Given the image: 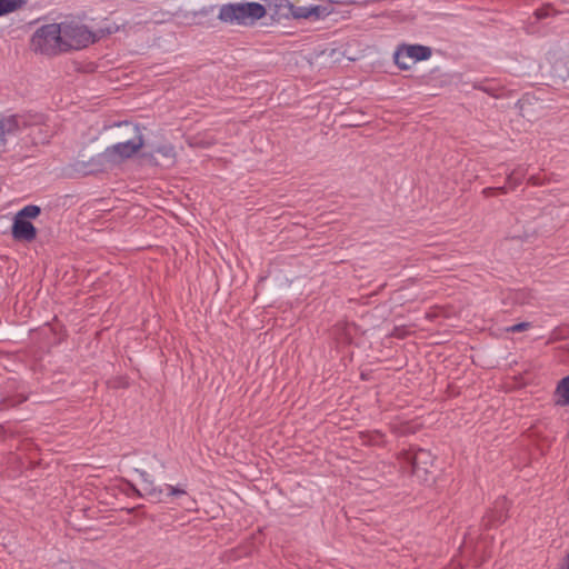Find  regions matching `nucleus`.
Instances as JSON below:
<instances>
[{
    "label": "nucleus",
    "instance_id": "nucleus-1",
    "mask_svg": "<svg viewBox=\"0 0 569 569\" xmlns=\"http://www.w3.org/2000/svg\"><path fill=\"white\" fill-rule=\"evenodd\" d=\"M117 128L121 129L118 138L124 139L107 147L101 153L89 160L91 172H106L132 159L144 146V137L139 124L130 121L118 122Z\"/></svg>",
    "mask_w": 569,
    "mask_h": 569
},
{
    "label": "nucleus",
    "instance_id": "nucleus-2",
    "mask_svg": "<svg viewBox=\"0 0 569 569\" xmlns=\"http://www.w3.org/2000/svg\"><path fill=\"white\" fill-rule=\"evenodd\" d=\"M267 14L264 6L259 2H239L222 4L218 19L224 23L251 26Z\"/></svg>",
    "mask_w": 569,
    "mask_h": 569
},
{
    "label": "nucleus",
    "instance_id": "nucleus-3",
    "mask_svg": "<svg viewBox=\"0 0 569 569\" xmlns=\"http://www.w3.org/2000/svg\"><path fill=\"white\" fill-rule=\"evenodd\" d=\"M60 23H49L38 28L31 37L30 48L33 52L44 56H57L66 52Z\"/></svg>",
    "mask_w": 569,
    "mask_h": 569
},
{
    "label": "nucleus",
    "instance_id": "nucleus-4",
    "mask_svg": "<svg viewBox=\"0 0 569 569\" xmlns=\"http://www.w3.org/2000/svg\"><path fill=\"white\" fill-rule=\"evenodd\" d=\"M62 30L63 42L66 43V52L71 49L86 48L90 43L96 42L104 34H111L118 30V27H108L100 29L98 32L90 31L86 26L77 22H62L60 23Z\"/></svg>",
    "mask_w": 569,
    "mask_h": 569
},
{
    "label": "nucleus",
    "instance_id": "nucleus-5",
    "mask_svg": "<svg viewBox=\"0 0 569 569\" xmlns=\"http://www.w3.org/2000/svg\"><path fill=\"white\" fill-rule=\"evenodd\" d=\"M400 460L403 469H409L412 475L421 479L429 473L433 463L431 452L426 449L403 451L400 455Z\"/></svg>",
    "mask_w": 569,
    "mask_h": 569
},
{
    "label": "nucleus",
    "instance_id": "nucleus-6",
    "mask_svg": "<svg viewBox=\"0 0 569 569\" xmlns=\"http://www.w3.org/2000/svg\"><path fill=\"white\" fill-rule=\"evenodd\" d=\"M28 120L21 114L0 116V151H7L8 139L28 127Z\"/></svg>",
    "mask_w": 569,
    "mask_h": 569
},
{
    "label": "nucleus",
    "instance_id": "nucleus-7",
    "mask_svg": "<svg viewBox=\"0 0 569 569\" xmlns=\"http://www.w3.org/2000/svg\"><path fill=\"white\" fill-rule=\"evenodd\" d=\"M431 49L421 44L407 46L403 49L396 52L395 61L401 69H408V64L402 61L403 58H410L415 62L430 58Z\"/></svg>",
    "mask_w": 569,
    "mask_h": 569
},
{
    "label": "nucleus",
    "instance_id": "nucleus-8",
    "mask_svg": "<svg viewBox=\"0 0 569 569\" xmlns=\"http://www.w3.org/2000/svg\"><path fill=\"white\" fill-rule=\"evenodd\" d=\"M510 501L506 497L498 498L493 508L483 517L487 528L496 527L503 523L509 517Z\"/></svg>",
    "mask_w": 569,
    "mask_h": 569
},
{
    "label": "nucleus",
    "instance_id": "nucleus-9",
    "mask_svg": "<svg viewBox=\"0 0 569 569\" xmlns=\"http://www.w3.org/2000/svg\"><path fill=\"white\" fill-rule=\"evenodd\" d=\"M11 234L14 240L32 242L37 238V229L29 220L14 217Z\"/></svg>",
    "mask_w": 569,
    "mask_h": 569
},
{
    "label": "nucleus",
    "instance_id": "nucleus-10",
    "mask_svg": "<svg viewBox=\"0 0 569 569\" xmlns=\"http://www.w3.org/2000/svg\"><path fill=\"white\" fill-rule=\"evenodd\" d=\"M288 9H289V13L295 19H309L311 17L319 19L321 17H325L328 13L327 8L321 7V6L302 7V6H295L292 3H289Z\"/></svg>",
    "mask_w": 569,
    "mask_h": 569
},
{
    "label": "nucleus",
    "instance_id": "nucleus-11",
    "mask_svg": "<svg viewBox=\"0 0 569 569\" xmlns=\"http://www.w3.org/2000/svg\"><path fill=\"white\" fill-rule=\"evenodd\" d=\"M139 472L142 480V489L144 495L151 498L156 502L162 501L163 490L161 487L154 485V481L151 479L150 475L143 470H137Z\"/></svg>",
    "mask_w": 569,
    "mask_h": 569
},
{
    "label": "nucleus",
    "instance_id": "nucleus-12",
    "mask_svg": "<svg viewBox=\"0 0 569 569\" xmlns=\"http://www.w3.org/2000/svg\"><path fill=\"white\" fill-rule=\"evenodd\" d=\"M559 399L556 401L559 406H569V376L562 378L556 389Z\"/></svg>",
    "mask_w": 569,
    "mask_h": 569
},
{
    "label": "nucleus",
    "instance_id": "nucleus-13",
    "mask_svg": "<svg viewBox=\"0 0 569 569\" xmlns=\"http://www.w3.org/2000/svg\"><path fill=\"white\" fill-rule=\"evenodd\" d=\"M26 3L27 0H0V17L20 10Z\"/></svg>",
    "mask_w": 569,
    "mask_h": 569
},
{
    "label": "nucleus",
    "instance_id": "nucleus-14",
    "mask_svg": "<svg viewBox=\"0 0 569 569\" xmlns=\"http://www.w3.org/2000/svg\"><path fill=\"white\" fill-rule=\"evenodd\" d=\"M41 212V209L39 206L36 204H28L23 207L20 211L16 213L14 217H18L20 219L29 220V219H36Z\"/></svg>",
    "mask_w": 569,
    "mask_h": 569
},
{
    "label": "nucleus",
    "instance_id": "nucleus-15",
    "mask_svg": "<svg viewBox=\"0 0 569 569\" xmlns=\"http://www.w3.org/2000/svg\"><path fill=\"white\" fill-rule=\"evenodd\" d=\"M525 174H526V172L523 169L517 168L508 174L507 181L510 184V187L513 189L521 183Z\"/></svg>",
    "mask_w": 569,
    "mask_h": 569
},
{
    "label": "nucleus",
    "instance_id": "nucleus-16",
    "mask_svg": "<svg viewBox=\"0 0 569 569\" xmlns=\"http://www.w3.org/2000/svg\"><path fill=\"white\" fill-rule=\"evenodd\" d=\"M553 72L557 77L561 78L562 80H565L566 77H569V57L563 61L557 62L553 66Z\"/></svg>",
    "mask_w": 569,
    "mask_h": 569
},
{
    "label": "nucleus",
    "instance_id": "nucleus-17",
    "mask_svg": "<svg viewBox=\"0 0 569 569\" xmlns=\"http://www.w3.org/2000/svg\"><path fill=\"white\" fill-rule=\"evenodd\" d=\"M27 400V397H23V396H17V397H13V398H6L2 400V402H0V411L1 410H4L7 408H10V407H14L19 403H22L23 401Z\"/></svg>",
    "mask_w": 569,
    "mask_h": 569
},
{
    "label": "nucleus",
    "instance_id": "nucleus-18",
    "mask_svg": "<svg viewBox=\"0 0 569 569\" xmlns=\"http://www.w3.org/2000/svg\"><path fill=\"white\" fill-rule=\"evenodd\" d=\"M556 14V10L550 6H543L535 11V16L538 20Z\"/></svg>",
    "mask_w": 569,
    "mask_h": 569
},
{
    "label": "nucleus",
    "instance_id": "nucleus-19",
    "mask_svg": "<svg viewBox=\"0 0 569 569\" xmlns=\"http://www.w3.org/2000/svg\"><path fill=\"white\" fill-rule=\"evenodd\" d=\"M156 152L161 153L162 156L167 158H173L174 157V149L172 146H161L156 149Z\"/></svg>",
    "mask_w": 569,
    "mask_h": 569
},
{
    "label": "nucleus",
    "instance_id": "nucleus-20",
    "mask_svg": "<svg viewBox=\"0 0 569 569\" xmlns=\"http://www.w3.org/2000/svg\"><path fill=\"white\" fill-rule=\"evenodd\" d=\"M167 490H168V496L170 497H178V496H183V495H187V491L180 487H174V486H171V485H167Z\"/></svg>",
    "mask_w": 569,
    "mask_h": 569
},
{
    "label": "nucleus",
    "instance_id": "nucleus-21",
    "mask_svg": "<svg viewBox=\"0 0 569 569\" xmlns=\"http://www.w3.org/2000/svg\"><path fill=\"white\" fill-rule=\"evenodd\" d=\"M530 327H531L530 322H519V323H516V325L509 327L507 329V331H509V332H521V331H525V330L529 329Z\"/></svg>",
    "mask_w": 569,
    "mask_h": 569
},
{
    "label": "nucleus",
    "instance_id": "nucleus-22",
    "mask_svg": "<svg viewBox=\"0 0 569 569\" xmlns=\"http://www.w3.org/2000/svg\"><path fill=\"white\" fill-rule=\"evenodd\" d=\"M528 182L532 186H541L543 184V180L538 177V176H531L529 179H528Z\"/></svg>",
    "mask_w": 569,
    "mask_h": 569
},
{
    "label": "nucleus",
    "instance_id": "nucleus-23",
    "mask_svg": "<svg viewBox=\"0 0 569 569\" xmlns=\"http://www.w3.org/2000/svg\"><path fill=\"white\" fill-rule=\"evenodd\" d=\"M495 192H496V191H495V188H492V187H488V188H485V189L482 190V193H483V196H486V197H490V196H492Z\"/></svg>",
    "mask_w": 569,
    "mask_h": 569
},
{
    "label": "nucleus",
    "instance_id": "nucleus-24",
    "mask_svg": "<svg viewBox=\"0 0 569 569\" xmlns=\"http://www.w3.org/2000/svg\"><path fill=\"white\" fill-rule=\"evenodd\" d=\"M395 337L402 338L405 336V332L401 331L399 328L395 329V332L392 333Z\"/></svg>",
    "mask_w": 569,
    "mask_h": 569
},
{
    "label": "nucleus",
    "instance_id": "nucleus-25",
    "mask_svg": "<svg viewBox=\"0 0 569 569\" xmlns=\"http://www.w3.org/2000/svg\"><path fill=\"white\" fill-rule=\"evenodd\" d=\"M495 191L505 194L508 192V189H507V187L503 186V187L495 188Z\"/></svg>",
    "mask_w": 569,
    "mask_h": 569
},
{
    "label": "nucleus",
    "instance_id": "nucleus-26",
    "mask_svg": "<svg viewBox=\"0 0 569 569\" xmlns=\"http://www.w3.org/2000/svg\"><path fill=\"white\" fill-rule=\"evenodd\" d=\"M132 489H133V491H134V493H136L137 496H139V497H141V496H142L141 491H140V490H138L136 487H132Z\"/></svg>",
    "mask_w": 569,
    "mask_h": 569
},
{
    "label": "nucleus",
    "instance_id": "nucleus-27",
    "mask_svg": "<svg viewBox=\"0 0 569 569\" xmlns=\"http://www.w3.org/2000/svg\"><path fill=\"white\" fill-rule=\"evenodd\" d=\"M140 507H141V506H138V507L131 508V509H129L128 511H129V512H133L134 510H137V509H138V508H140Z\"/></svg>",
    "mask_w": 569,
    "mask_h": 569
},
{
    "label": "nucleus",
    "instance_id": "nucleus-28",
    "mask_svg": "<svg viewBox=\"0 0 569 569\" xmlns=\"http://www.w3.org/2000/svg\"><path fill=\"white\" fill-rule=\"evenodd\" d=\"M435 316L431 315L430 312L427 313V318H433Z\"/></svg>",
    "mask_w": 569,
    "mask_h": 569
},
{
    "label": "nucleus",
    "instance_id": "nucleus-29",
    "mask_svg": "<svg viewBox=\"0 0 569 569\" xmlns=\"http://www.w3.org/2000/svg\"><path fill=\"white\" fill-rule=\"evenodd\" d=\"M370 441L373 442V443H378L377 439H371Z\"/></svg>",
    "mask_w": 569,
    "mask_h": 569
}]
</instances>
